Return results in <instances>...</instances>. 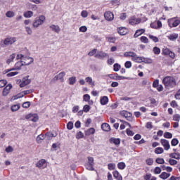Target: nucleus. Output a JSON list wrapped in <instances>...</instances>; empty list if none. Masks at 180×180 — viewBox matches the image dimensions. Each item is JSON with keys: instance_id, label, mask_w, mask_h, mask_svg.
<instances>
[{"instance_id": "nucleus-1", "label": "nucleus", "mask_w": 180, "mask_h": 180, "mask_svg": "<svg viewBox=\"0 0 180 180\" xmlns=\"http://www.w3.org/2000/svg\"><path fill=\"white\" fill-rule=\"evenodd\" d=\"M17 60H20L15 63V70H20L22 65H30L34 61L33 58L25 57L22 54L17 55Z\"/></svg>"}, {"instance_id": "nucleus-2", "label": "nucleus", "mask_w": 180, "mask_h": 180, "mask_svg": "<svg viewBox=\"0 0 180 180\" xmlns=\"http://www.w3.org/2000/svg\"><path fill=\"white\" fill-rule=\"evenodd\" d=\"M162 84L165 88H174L176 85V80L171 76H166L162 79Z\"/></svg>"}, {"instance_id": "nucleus-3", "label": "nucleus", "mask_w": 180, "mask_h": 180, "mask_svg": "<svg viewBox=\"0 0 180 180\" xmlns=\"http://www.w3.org/2000/svg\"><path fill=\"white\" fill-rule=\"evenodd\" d=\"M44 20H46V17L44 15H40L33 22V27H39V26H40V25H43V23H44Z\"/></svg>"}, {"instance_id": "nucleus-4", "label": "nucleus", "mask_w": 180, "mask_h": 180, "mask_svg": "<svg viewBox=\"0 0 180 180\" xmlns=\"http://www.w3.org/2000/svg\"><path fill=\"white\" fill-rule=\"evenodd\" d=\"M64 77H65V72H61L58 75L55 76L51 81V82H56V81L64 82Z\"/></svg>"}, {"instance_id": "nucleus-5", "label": "nucleus", "mask_w": 180, "mask_h": 180, "mask_svg": "<svg viewBox=\"0 0 180 180\" xmlns=\"http://www.w3.org/2000/svg\"><path fill=\"white\" fill-rule=\"evenodd\" d=\"M94 57L98 60H103V58H106V57H109V56L103 51H98Z\"/></svg>"}, {"instance_id": "nucleus-6", "label": "nucleus", "mask_w": 180, "mask_h": 180, "mask_svg": "<svg viewBox=\"0 0 180 180\" xmlns=\"http://www.w3.org/2000/svg\"><path fill=\"white\" fill-rule=\"evenodd\" d=\"M25 118L27 119V120L36 122L39 120V115L37 114L30 113L26 115Z\"/></svg>"}, {"instance_id": "nucleus-7", "label": "nucleus", "mask_w": 180, "mask_h": 180, "mask_svg": "<svg viewBox=\"0 0 180 180\" xmlns=\"http://www.w3.org/2000/svg\"><path fill=\"white\" fill-rule=\"evenodd\" d=\"M104 18L105 20H108V22H112V20L115 19V15H113V13L110 11H106L104 13Z\"/></svg>"}, {"instance_id": "nucleus-8", "label": "nucleus", "mask_w": 180, "mask_h": 180, "mask_svg": "<svg viewBox=\"0 0 180 180\" xmlns=\"http://www.w3.org/2000/svg\"><path fill=\"white\" fill-rule=\"evenodd\" d=\"M16 41V38L15 37H10V38H6L4 41V44L5 46H11V44H13Z\"/></svg>"}, {"instance_id": "nucleus-9", "label": "nucleus", "mask_w": 180, "mask_h": 180, "mask_svg": "<svg viewBox=\"0 0 180 180\" xmlns=\"http://www.w3.org/2000/svg\"><path fill=\"white\" fill-rule=\"evenodd\" d=\"M121 115L124 116V117L127 118V120H128V122H131V120H133V114H131V112H127V111H122L121 112Z\"/></svg>"}, {"instance_id": "nucleus-10", "label": "nucleus", "mask_w": 180, "mask_h": 180, "mask_svg": "<svg viewBox=\"0 0 180 180\" xmlns=\"http://www.w3.org/2000/svg\"><path fill=\"white\" fill-rule=\"evenodd\" d=\"M168 23H169V27H176V26L179 25L180 20L172 18L168 20Z\"/></svg>"}, {"instance_id": "nucleus-11", "label": "nucleus", "mask_w": 180, "mask_h": 180, "mask_svg": "<svg viewBox=\"0 0 180 180\" xmlns=\"http://www.w3.org/2000/svg\"><path fill=\"white\" fill-rule=\"evenodd\" d=\"M32 82V80L29 79V76H26L22 79V83L20 84V88H23L26 86V85H29Z\"/></svg>"}, {"instance_id": "nucleus-12", "label": "nucleus", "mask_w": 180, "mask_h": 180, "mask_svg": "<svg viewBox=\"0 0 180 180\" xmlns=\"http://www.w3.org/2000/svg\"><path fill=\"white\" fill-rule=\"evenodd\" d=\"M160 143H161L162 146H163L165 150H166L167 151H168V150H169V148H171V146L169 145V141H168V140L161 139Z\"/></svg>"}, {"instance_id": "nucleus-13", "label": "nucleus", "mask_w": 180, "mask_h": 180, "mask_svg": "<svg viewBox=\"0 0 180 180\" xmlns=\"http://www.w3.org/2000/svg\"><path fill=\"white\" fill-rule=\"evenodd\" d=\"M12 89V85L11 84H8L3 90L2 95L3 96H8L9 92Z\"/></svg>"}, {"instance_id": "nucleus-14", "label": "nucleus", "mask_w": 180, "mask_h": 180, "mask_svg": "<svg viewBox=\"0 0 180 180\" xmlns=\"http://www.w3.org/2000/svg\"><path fill=\"white\" fill-rule=\"evenodd\" d=\"M117 30H118L119 34H120L121 36H124V35L127 34L128 30L124 27H121L118 28Z\"/></svg>"}, {"instance_id": "nucleus-15", "label": "nucleus", "mask_w": 180, "mask_h": 180, "mask_svg": "<svg viewBox=\"0 0 180 180\" xmlns=\"http://www.w3.org/2000/svg\"><path fill=\"white\" fill-rule=\"evenodd\" d=\"M143 57L138 56L137 54L134 53L131 60L132 61H135V63H141Z\"/></svg>"}, {"instance_id": "nucleus-16", "label": "nucleus", "mask_w": 180, "mask_h": 180, "mask_svg": "<svg viewBox=\"0 0 180 180\" xmlns=\"http://www.w3.org/2000/svg\"><path fill=\"white\" fill-rule=\"evenodd\" d=\"M101 129L103 131H110V125L108 123H103L101 125Z\"/></svg>"}, {"instance_id": "nucleus-17", "label": "nucleus", "mask_w": 180, "mask_h": 180, "mask_svg": "<svg viewBox=\"0 0 180 180\" xmlns=\"http://www.w3.org/2000/svg\"><path fill=\"white\" fill-rule=\"evenodd\" d=\"M86 82L89 83V85H91L93 88L95 86V82L92 79V77H87L85 79Z\"/></svg>"}, {"instance_id": "nucleus-18", "label": "nucleus", "mask_w": 180, "mask_h": 180, "mask_svg": "<svg viewBox=\"0 0 180 180\" xmlns=\"http://www.w3.org/2000/svg\"><path fill=\"white\" fill-rule=\"evenodd\" d=\"M112 175H113L114 178H115V179H117V180H122L123 179V177H122V175H120V174L117 170L114 171L112 172Z\"/></svg>"}, {"instance_id": "nucleus-19", "label": "nucleus", "mask_w": 180, "mask_h": 180, "mask_svg": "<svg viewBox=\"0 0 180 180\" xmlns=\"http://www.w3.org/2000/svg\"><path fill=\"white\" fill-rule=\"evenodd\" d=\"M44 164H46V160L41 159L36 164V167L37 168H43Z\"/></svg>"}, {"instance_id": "nucleus-20", "label": "nucleus", "mask_w": 180, "mask_h": 180, "mask_svg": "<svg viewBox=\"0 0 180 180\" xmlns=\"http://www.w3.org/2000/svg\"><path fill=\"white\" fill-rule=\"evenodd\" d=\"M140 22H141V20L140 18H134V19L129 20V24L132 25H139Z\"/></svg>"}, {"instance_id": "nucleus-21", "label": "nucleus", "mask_w": 180, "mask_h": 180, "mask_svg": "<svg viewBox=\"0 0 180 180\" xmlns=\"http://www.w3.org/2000/svg\"><path fill=\"white\" fill-rule=\"evenodd\" d=\"M50 29H51V30H53V32H56V33H60V32L61 30L58 25H51Z\"/></svg>"}, {"instance_id": "nucleus-22", "label": "nucleus", "mask_w": 180, "mask_h": 180, "mask_svg": "<svg viewBox=\"0 0 180 180\" xmlns=\"http://www.w3.org/2000/svg\"><path fill=\"white\" fill-rule=\"evenodd\" d=\"M100 102L101 105H106L109 102V98L105 96L101 97Z\"/></svg>"}, {"instance_id": "nucleus-23", "label": "nucleus", "mask_w": 180, "mask_h": 180, "mask_svg": "<svg viewBox=\"0 0 180 180\" xmlns=\"http://www.w3.org/2000/svg\"><path fill=\"white\" fill-rule=\"evenodd\" d=\"M110 142L112 143L115 146H119V144H120V139L111 138L110 139Z\"/></svg>"}, {"instance_id": "nucleus-24", "label": "nucleus", "mask_w": 180, "mask_h": 180, "mask_svg": "<svg viewBox=\"0 0 180 180\" xmlns=\"http://www.w3.org/2000/svg\"><path fill=\"white\" fill-rule=\"evenodd\" d=\"M144 32H146V30L144 29H141V30H138L136 31L135 34H134V37H139V36H141V34H143V33H144Z\"/></svg>"}, {"instance_id": "nucleus-25", "label": "nucleus", "mask_w": 180, "mask_h": 180, "mask_svg": "<svg viewBox=\"0 0 180 180\" xmlns=\"http://www.w3.org/2000/svg\"><path fill=\"white\" fill-rule=\"evenodd\" d=\"M167 37H168L169 40L174 41V40H176V39H178L179 35H178V34H171Z\"/></svg>"}, {"instance_id": "nucleus-26", "label": "nucleus", "mask_w": 180, "mask_h": 180, "mask_svg": "<svg viewBox=\"0 0 180 180\" xmlns=\"http://www.w3.org/2000/svg\"><path fill=\"white\" fill-rule=\"evenodd\" d=\"M141 63H145L146 64H152L153 60L151 58L142 57Z\"/></svg>"}, {"instance_id": "nucleus-27", "label": "nucleus", "mask_w": 180, "mask_h": 180, "mask_svg": "<svg viewBox=\"0 0 180 180\" xmlns=\"http://www.w3.org/2000/svg\"><path fill=\"white\" fill-rule=\"evenodd\" d=\"M170 158H174L175 160H180V154L179 153H170L169 154Z\"/></svg>"}, {"instance_id": "nucleus-28", "label": "nucleus", "mask_w": 180, "mask_h": 180, "mask_svg": "<svg viewBox=\"0 0 180 180\" xmlns=\"http://www.w3.org/2000/svg\"><path fill=\"white\" fill-rule=\"evenodd\" d=\"M95 134V128H90L86 131V136H91Z\"/></svg>"}, {"instance_id": "nucleus-29", "label": "nucleus", "mask_w": 180, "mask_h": 180, "mask_svg": "<svg viewBox=\"0 0 180 180\" xmlns=\"http://www.w3.org/2000/svg\"><path fill=\"white\" fill-rule=\"evenodd\" d=\"M19 109H20V105L19 104L13 105L11 106L12 112H17V110H19Z\"/></svg>"}, {"instance_id": "nucleus-30", "label": "nucleus", "mask_w": 180, "mask_h": 180, "mask_svg": "<svg viewBox=\"0 0 180 180\" xmlns=\"http://www.w3.org/2000/svg\"><path fill=\"white\" fill-rule=\"evenodd\" d=\"M77 82V78L75 77H72L69 78L70 85H74Z\"/></svg>"}, {"instance_id": "nucleus-31", "label": "nucleus", "mask_w": 180, "mask_h": 180, "mask_svg": "<svg viewBox=\"0 0 180 180\" xmlns=\"http://www.w3.org/2000/svg\"><path fill=\"white\" fill-rule=\"evenodd\" d=\"M155 153V154H162V153H164V149L161 147L156 148Z\"/></svg>"}, {"instance_id": "nucleus-32", "label": "nucleus", "mask_w": 180, "mask_h": 180, "mask_svg": "<svg viewBox=\"0 0 180 180\" xmlns=\"http://www.w3.org/2000/svg\"><path fill=\"white\" fill-rule=\"evenodd\" d=\"M96 53H98V49H94L90 52H89L88 56H89V57H92L93 56H96Z\"/></svg>"}, {"instance_id": "nucleus-33", "label": "nucleus", "mask_w": 180, "mask_h": 180, "mask_svg": "<svg viewBox=\"0 0 180 180\" xmlns=\"http://www.w3.org/2000/svg\"><path fill=\"white\" fill-rule=\"evenodd\" d=\"M15 55L13 53L10 56L9 58L7 60V64H11L13 60H15Z\"/></svg>"}, {"instance_id": "nucleus-34", "label": "nucleus", "mask_w": 180, "mask_h": 180, "mask_svg": "<svg viewBox=\"0 0 180 180\" xmlns=\"http://www.w3.org/2000/svg\"><path fill=\"white\" fill-rule=\"evenodd\" d=\"M24 16L25 18H32V16H33V11H29L24 13Z\"/></svg>"}, {"instance_id": "nucleus-35", "label": "nucleus", "mask_w": 180, "mask_h": 180, "mask_svg": "<svg viewBox=\"0 0 180 180\" xmlns=\"http://www.w3.org/2000/svg\"><path fill=\"white\" fill-rule=\"evenodd\" d=\"M153 51L154 53V54L158 55L160 54V53H161V49H160V48L155 46L153 49Z\"/></svg>"}, {"instance_id": "nucleus-36", "label": "nucleus", "mask_w": 180, "mask_h": 180, "mask_svg": "<svg viewBox=\"0 0 180 180\" xmlns=\"http://www.w3.org/2000/svg\"><path fill=\"white\" fill-rule=\"evenodd\" d=\"M113 68V70L115 71V72H117V71H119V70H120L121 68L120 65H119V63L114 64Z\"/></svg>"}, {"instance_id": "nucleus-37", "label": "nucleus", "mask_w": 180, "mask_h": 180, "mask_svg": "<svg viewBox=\"0 0 180 180\" xmlns=\"http://www.w3.org/2000/svg\"><path fill=\"white\" fill-rule=\"evenodd\" d=\"M86 169H89V171H94V165L91 164V163H87L86 165Z\"/></svg>"}, {"instance_id": "nucleus-38", "label": "nucleus", "mask_w": 180, "mask_h": 180, "mask_svg": "<svg viewBox=\"0 0 180 180\" xmlns=\"http://www.w3.org/2000/svg\"><path fill=\"white\" fill-rule=\"evenodd\" d=\"M42 140H44V135L40 134L37 137V143H41Z\"/></svg>"}, {"instance_id": "nucleus-39", "label": "nucleus", "mask_w": 180, "mask_h": 180, "mask_svg": "<svg viewBox=\"0 0 180 180\" xmlns=\"http://www.w3.org/2000/svg\"><path fill=\"white\" fill-rule=\"evenodd\" d=\"M117 167L119 169H124L126 168V164L124 162H119Z\"/></svg>"}, {"instance_id": "nucleus-40", "label": "nucleus", "mask_w": 180, "mask_h": 180, "mask_svg": "<svg viewBox=\"0 0 180 180\" xmlns=\"http://www.w3.org/2000/svg\"><path fill=\"white\" fill-rule=\"evenodd\" d=\"M89 110H91V106H89V105H85L83 108V112L88 113Z\"/></svg>"}, {"instance_id": "nucleus-41", "label": "nucleus", "mask_w": 180, "mask_h": 180, "mask_svg": "<svg viewBox=\"0 0 180 180\" xmlns=\"http://www.w3.org/2000/svg\"><path fill=\"white\" fill-rule=\"evenodd\" d=\"M147 165H153L154 164V160L153 158H148L146 160Z\"/></svg>"}, {"instance_id": "nucleus-42", "label": "nucleus", "mask_w": 180, "mask_h": 180, "mask_svg": "<svg viewBox=\"0 0 180 180\" xmlns=\"http://www.w3.org/2000/svg\"><path fill=\"white\" fill-rule=\"evenodd\" d=\"M6 16L7 18H13V16H15V13H13V11H8L6 13Z\"/></svg>"}, {"instance_id": "nucleus-43", "label": "nucleus", "mask_w": 180, "mask_h": 180, "mask_svg": "<svg viewBox=\"0 0 180 180\" xmlns=\"http://www.w3.org/2000/svg\"><path fill=\"white\" fill-rule=\"evenodd\" d=\"M134 52L129 51L124 53V57H133Z\"/></svg>"}, {"instance_id": "nucleus-44", "label": "nucleus", "mask_w": 180, "mask_h": 180, "mask_svg": "<svg viewBox=\"0 0 180 180\" xmlns=\"http://www.w3.org/2000/svg\"><path fill=\"white\" fill-rule=\"evenodd\" d=\"M171 51H169V49L168 48H163L162 49V54H164V56H168V54Z\"/></svg>"}, {"instance_id": "nucleus-45", "label": "nucleus", "mask_w": 180, "mask_h": 180, "mask_svg": "<svg viewBox=\"0 0 180 180\" xmlns=\"http://www.w3.org/2000/svg\"><path fill=\"white\" fill-rule=\"evenodd\" d=\"M149 39L153 40V41H154L155 43H158L159 41L158 37H154L153 35H149Z\"/></svg>"}, {"instance_id": "nucleus-46", "label": "nucleus", "mask_w": 180, "mask_h": 180, "mask_svg": "<svg viewBox=\"0 0 180 180\" xmlns=\"http://www.w3.org/2000/svg\"><path fill=\"white\" fill-rule=\"evenodd\" d=\"M179 143V141H178V139H173L171 141V144L172 146H173L174 147L175 146H178V143Z\"/></svg>"}, {"instance_id": "nucleus-47", "label": "nucleus", "mask_w": 180, "mask_h": 180, "mask_svg": "<svg viewBox=\"0 0 180 180\" xmlns=\"http://www.w3.org/2000/svg\"><path fill=\"white\" fill-rule=\"evenodd\" d=\"M157 164H165V161L164 160V158H158L156 159Z\"/></svg>"}, {"instance_id": "nucleus-48", "label": "nucleus", "mask_w": 180, "mask_h": 180, "mask_svg": "<svg viewBox=\"0 0 180 180\" xmlns=\"http://www.w3.org/2000/svg\"><path fill=\"white\" fill-rule=\"evenodd\" d=\"M30 107V101H26L22 103V108L25 109H27V108Z\"/></svg>"}, {"instance_id": "nucleus-49", "label": "nucleus", "mask_w": 180, "mask_h": 180, "mask_svg": "<svg viewBox=\"0 0 180 180\" xmlns=\"http://www.w3.org/2000/svg\"><path fill=\"white\" fill-rule=\"evenodd\" d=\"M169 164H170V165H176L178 164V161L174 159H169Z\"/></svg>"}, {"instance_id": "nucleus-50", "label": "nucleus", "mask_w": 180, "mask_h": 180, "mask_svg": "<svg viewBox=\"0 0 180 180\" xmlns=\"http://www.w3.org/2000/svg\"><path fill=\"white\" fill-rule=\"evenodd\" d=\"M164 137L165 139H172V134H171L169 132H165L164 134Z\"/></svg>"}, {"instance_id": "nucleus-51", "label": "nucleus", "mask_w": 180, "mask_h": 180, "mask_svg": "<svg viewBox=\"0 0 180 180\" xmlns=\"http://www.w3.org/2000/svg\"><path fill=\"white\" fill-rule=\"evenodd\" d=\"M106 39L108 41H109V43H115V41H116L115 37H107Z\"/></svg>"}, {"instance_id": "nucleus-52", "label": "nucleus", "mask_w": 180, "mask_h": 180, "mask_svg": "<svg viewBox=\"0 0 180 180\" xmlns=\"http://www.w3.org/2000/svg\"><path fill=\"white\" fill-rule=\"evenodd\" d=\"M173 120H174V122H179L180 120V115L179 114H176L173 116Z\"/></svg>"}, {"instance_id": "nucleus-53", "label": "nucleus", "mask_w": 180, "mask_h": 180, "mask_svg": "<svg viewBox=\"0 0 180 180\" xmlns=\"http://www.w3.org/2000/svg\"><path fill=\"white\" fill-rule=\"evenodd\" d=\"M8 84L6 80H0V88H4Z\"/></svg>"}, {"instance_id": "nucleus-54", "label": "nucleus", "mask_w": 180, "mask_h": 180, "mask_svg": "<svg viewBox=\"0 0 180 180\" xmlns=\"http://www.w3.org/2000/svg\"><path fill=\"white\" fill-rule=\"evenodd\" d=\"M24 94H23V91H22L21 93L17 94L16 96H14V99H19L20 98H23Z\"/></svg>"}, {"instance_id": "nucleus-55", "label": "nucleus", "mask_w": 180, "mask_h": 180, "mask_svg": "<svg viewBox=\"0 0 180 180\" xmlns=\"http://www.w3.org/2000/svg\"><path fill=\"white\" fill-rule=\"evenodd\" d=\"M108 169H110V171H113V169H115V165L113 163H109L108 165Z\"/></svg>"}, {"instance_id": "nucleus-56", "label": "nucleus", "mask_w": 180, "mask_h": 180, "mask_svg": "<svg viewBox=\"0 0 180 180\" xmlns=\"http://www.w3.org/2000/svg\"><path fill=\"white\" fill-rule=\"evenodd\" d=\"M72 127H74V124L72 123V122H69L67 124V128L68 129V130H72Z\"/></svg>"}, {"instance_id": "nucleus-57", "label": "nucleus", "mask_w": 180, "mask_h": 180, "mask_svg": "<svg viewBox=\"0 0 180 180\" xmlns=\"http://www.w3.org/2000/svg\"><path fill=\"white\" fill-rule=\"evenodd\" d=\"M86 30H88V28L86 27V26H82L79 27V32H82V33H85Z\"/></svg>"}, {"instance_id": "nucleus-58", "label": "nucleus", "mask_w": 180, "mask_h": 180, "mask_svg": "<svg viewBox=\"0 0 180 180\" xmlns=\"http://www.w3.org/2000/svg\"><path fill=\"white\" fill-rule=\"evenodd\" d=\"M77 139H83L84 138V134L82 131H79L76 135Z\"/></svg>"}, {"instance_id": "nucleus-59", "label": "nucleus", "mask_w": 180, "mask_h": 180, "mask_svg": "<svg viewBox=\"0 0 180 180\" xmlns=\"http://www.w3.org/2000/svg\"><path fill=\"white\" fill-rule=\"evenodd\" d=\"M141 41H142V43H148V38H147V37H141Z\"/></svg>"}, {"instance_id": "nucleus-60", "label": "nucleus", "mask_w": 180, "mask_h": 180, "mask_svg": "<svg viewBox=\"0 0 180 180\" xmlns=\"http://www.w3.org/2000/svg\"><path fill=\"white\" fill-rule=\"evenodd\" d=\"M160 178H161V179H167V172H162L160 175Z\"/></svg>"}, {"instance_id": "nucleus-61", "label": "nucleus", "mask_w": 180, "mask_h": 180, "mask_svg": "<svg viewBox=\"0 0 180 180\" xmlns=\"http://www.w3.org/2000/svg\"><path fill=\"white\" fill-rule=\"evenodd\" d=\"M155 174H161V167H156L154 169Z\"/></svg>"}, {"instance_id": "nucleus-62", "label": "nucleus", "mask_w": 180, "mask_h": 180, "mask_svg": "<svg viewBox=\"0 0 180 180\" xmlns=\"http://www.w3.org/2000/svg\"><path fill=\"white\" fill-rule=\"evenodd\" d=\"M82 18H88V11H82L81 13Z\"/></svg>"}, {"instance_id": "nucleus-63", "label": "nucleus", "mask_w": 180, "mask_h": 180, "mask_svg": "<svg viewBox=\"0 0 180 180\" xmlns=\"http://www.w3.org/2000/svg\"><path fill=\"white\" fill-rule=\"evenodd\" d=\"M125 68H131V61H127L124 64Z\"/></svg>"}, {"instance_id": "nucleus-64", "label": "nucleus", "mask_w": 180, "mask_h": 180, "mask_svg": "<svg viewBox=\"0 0 180 180\" xmlns=\"http://www.w3.org/2000/svg\"><path fill=\"white\" fill-rule=\"evenodd\" d=\"M13 152V148L12 146H8L6 148V153H12Z\"/></svg>"}]
</instances>
